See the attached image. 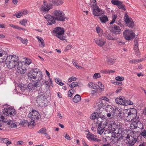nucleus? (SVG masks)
<instances>
[{
  "label": "nucleus",
  "instance_id": "f257e3e1",
  "mask_svg": "<svg viewBox=\"0 0 146 146\" xmlns=\"http://www.w3.org/2000/svg\"><path fill=\"white\" fill-rule=\"evenodd\" d=\"M137 110L134 108L127 110L124 113V117L129 121H138L140 120L139 116L137 115Z\"/></svg>",
  "mask_w": 146,
  "mask_h": 146
},
{
  "label": "nucleus",
  "instance_id": "f03ea898",
  "mask_svg": "<svg viewBox=\"0 0 146 146\" xmlns=\"http://www.w3.org/2000/svg\"><path fill=\"white\" fill-rule=\"evenodd\" d=\"M27 76L29 79L32 81L34 80L37 78V80L42 78L43 76L42 72L37 68H34L28 73Z\"/></svg>",
  "mask_w": 146,
  "mask_h": 146
},
{
  "label": "nucleus",
  "instance_id": "7ed1b4c3",
  "mask_svg": "<svg viewBox=\"0 0 146 146\" xmlns=\"http://www.w3.org/2000/svg\"><path fill=\"white\" fill-rule=\"evenodd\" d=\"M18 60L17 57L15 55H9L6 61L5 64L7 67L9 68L12 69L15 67Z\"/></svg>",
  "mask_w": 146,
  "mask_h": 146
},
{
  "label": "nucleus",
  "instance_id": "20e7f679",
  "mask_svg": "<svg viewBox=\"0 0 146 146\" xmlns=\"http://www.w3.org/2000/svg\"><path fill=\"white\" fill-rule=\"evenodd\" d=\"M53 15L55 17V19L59 21H64L66 18L65 14L60 10L54 11L53 12Z\"/></svg>",
  "mask_w": 146,
  "mask_h": 146
},
{
  "label": "nucleus",
  "instance_id": "39448f33",
  "mask_svg": "<svg viewBox=\"0 0 146 146\" xmlns=\"http://www.w3.org/2000/svg\"><path fill=\"white\" fill-rule=\"evenodd\" d=\"M108 122L106 119H104L103 121H100V122H97V123L98 124V127L97 129V133L100 135L102 134L104 129V128L107 125Z\"/></svg>",
  "mask_w": 146,
  "mask_h": 146
},
{
  "label": "nucleus",
  "instance_id": "423d86ee",
  "mask_svg": "<svg viewBox=\"0 0 146 146\" xmlns=\"http://www.w3.org/2000/svg\"><path fill=\"white\" fill-rule=\"evenodd\" d=\"M46 96L43 92L39 94V95L37 97L36 102L40 106L43 107L45 106Z\"/></svg>",
  "mask_w": 146,
  "mask_h": 146
},
{
  "label": "nucleus",
  "instance_id": "0eeeda50",
  "mask_svg": "<svg viewBox=\"0 0 146 146\" xmlns=\"http://www.w3.org/2000/svg\"><path fill=\"white\" fill-rule=\"evenodd\" d=\"M127 141V143L129 146H132L135 144L137 141V137L134 133L131 135H127V136L125 137Z\"/></svg>",
  "mask_w": 146,
  "mask_h": 146
},
{
  "label": "nucleus",
  "instance_id": "6e6552de",
  "mask_svg": "<svg viewBox=\"0 0 146 146\" xmlns=\"http://www.w3.org/2000/svg\"><path fill=\"white\" fill-rule=\"evenodd\" d=\"M123 35L125 39L127 40H129L133 38L135 35L131 30H126L123 32Z\"/></svg>",
  "mask_w": 146,
  "mask_h": 146
},
{
  "label": "nucleus",
  "instance_id": "1a4fd4ad",
  "mask_svg": "<svg viewBox=\"0 0 146 146\" xmlns=\"http://www.w3.org/2000/svg\"><path fill=\"white\" fill-rule=\"evenodd\" d=\"M114 131H116L115 132L116 133L117 132V140L122 139L123 137H124V133H127V131L124 130L122 127H119L117 129H115Z\"/></svg>",
  "mask_w": 146,
  "mask_h": 146
},
{
  "label": "nucleus",
  "instance_id": "9d476101",
  "mask_svg": "<svg viewBox=\"0 0 146 146\" xmlns=\"http://www.w3.org/2000/svg\"><path fill=\"white\" fill-rule=\"evenodd\" d=\"M3 113L7 116L11 115L15 113V110L12 107L4 108L3 111Z\"/></svg>",
  "mask_w": 146,
  "mask_h": 146
},
{
  "label": "nucleus",
  "instance_id": "9b49d317",
  "mask_svg": "<svg viewBox=\"0 0 146 146\" xmlns=\"http://www.w3.org/2000/svg\"><path fill=\"white\" fill-rule=\"evenodd\" d=\"M9 56L7 52L3 50H0V62H3L7 60Z\"/></svg>",
  "mask_w": 146,
  "mask_h": 146
},
{
  "label": "nucleus",
  "instance_id": "f8f14e48",
  "mask_svg": "<svg viewBox=\"0 0 146 146\" xmlns=\"http://www.w3.org/2000/svg\"><path fill=\"white\" fill-rule=\"evenodd\" d=\"M44 18L48 20L47 24L51 25L56 23V19H55V17L50 15L48 14L44 16Z\"/></svg>",
  "mask_w": 146,
  "mask_h": 146
},
{
  "label": "nucleus",
  "instance_id": "ddd939ff",
  "mask_svg": "<svg viewBox=\"0 0 146 146\" xmlns=\"http://www.w3.org/2000/svg\"><path fill=\"white\" fill-rule=\"evenodd\" d=\"M52 8V5L51 4L46 5H42L40 7V10L42 13H47Z\"/></svg>",
  "mask_w": 146,
  "mask_h": 146
},
{
  "label": "nucleus",
  "instance_id": "4468645a",
  "mask_svg": "<svg viewBox=\"0 0 146 146\" xmlns=\"http://www.w3.org/2000/svg\"><path fill=\"white\" fill-rule=\"evenodd\" d=\"M125 21L128 27L131 28H133V27L134 23L132 19L131 18H129V16L126 14L125 17Z\"/></svg>",
  "mask_w": 146,
  "mask_h": 146
},
{
  "label": "nucleus",
  "instance_id": "2eb2a0df",
  "mask_svg": "<svg viewBox=\"0 0 146 146\" xmlns=\"http://www.w3.org/2000/svg\"><path fill=\"white\" fill-rule=\"evenodd\" d=\"M64 29L61 27H56L54 29L53 32L56 35H60L61 34H64Z\"/></svg>",
  "mask_w": 146,
  "mask_h": 146
},
{
  "label": "nucleus",
  "instance_id": "dca6fc26",
  "mask_svg": "<svg viewBox=\"0 0 146 146\" xmlns=\"http://www.w3.org/2000/svg\"><path fill=\"white\" fill-rule=\"evenodd\" d=\"M32 112L33 113V117H31L33 120H37L41 117V115L37 111L33 109Z\"/></svg>",
  "mask_w": 146,
  "mask_h": 146
},
{
  "label": "nucleus",
  "instance_id": "f3484780",
  "mask_svg": "<svg viewBox=\"0 0 146 146\" xmlns=\"http://www.w3.org/2000/svg\"><path fill=\"white\" fill-rule=\"evenodd\" d=\"M87 138L89 140L99 142L101 141V140L96 138L97 136L89 132L86 136Z\"/></svg>",
  "mask_w": 146,
  "mask_h": 146
},
{
  "label": "nucleus",
  "instance_id": "a211bd4d",
  "mask_svg": "<svg viewBox=\"0 0 146 146\" xmlns=\"http://www.w3.org/2000/svg\"><path fill=\"white\" fill-rule=\"evenodd\" d=\"M107 111L112 114V116H114L115 115L116 113L118 112V110L115 108H113L112 106H109L107 108Z\"/></svg>",
  "mask_w": 146,
  "mask_h": 146
},
{
  "label": "nucleus",
  "instance_id": "6ab92c4d",
  "mask_svg": "<svg viewBox=\"0 0 146 146\" xmlns=\"http://www.w3.org/2000/svg\"><path fill=\"white\" fill-rule=\"evenodd\" d=\"M103 13V11L98 6L96 9H93V14L96 16H100Z\"/></svg>",
  "mask_w": 146,
  "mask_h": 146
},
{
  "label": "nucleus",
  "instance_id": "aec40b11",
  "mask_svg": "<svg viewBox=\"0 0 146 146\" xmlns=\"http://www.w3.org/2000/svg\"><path fill=\"white\" fill-rule=\"evenodd\" d=\"M94 41L95 43L100 47L103 46L106 43V41L102 38L94 39Z\"/></svg>",
  "mask_w": 146,
  "mask_h": 146
},
{
  "label": "nucleus",
  "instance_id": "412c9836",
  "mask_svg": "<svg viewBox=\"0 0 146 146\" xmlns=\"http://www.w3.org/2000/svg\"><path fill=\"white\" fill-rule=\"evenodd\" d=\"M22 64L21 63L19 62H17V71L18 73H20L21 74H24L26 72V69H23L21 67V66Z\"/></svg>",
  "mask_w": 146,
  "mask_h": 146
},
{
  "label": "nucleus",
  "instance_id": "4be33fe9",
  "mask_svg": "<svg viewBox=\"0 0 146 146\" xmlns=\"http://www.w3.org/2000/svg\"><path fill=\"white\" fill-rule=\"evenodd\" d=\"M115 102L117 104L125 106L126 100L124 98H122L121 97H119L115 99Z\"/></svg>",
  "mask_w": 146,
  "mask_h": 146
},
{
  "label": "nucleus",
  "instance_id": "5701e85b",
  "mask_svg": "<svg viewBox=\"0 0 146 146\" xmlns=\"http://www.w3.org/2000/svg\"><path fill=\"white\" fill-rule=\"evenodd\" d=\"M102 141L104 142L112 144L114 143V139H113L111 137L109 136H106V137H103Z\"/></svg>",
  "mask_w": 146,
  "mask_h": 146
},
{
  "label": "nucleus",
  "instance_id": "b1692460",
  "mask_svg": "<svg viewBox=\"0 0 146 146\" xmlns=\"http://www.w3.org/2000/svg\"><path fill=\"white\" fill-rule=\"evenodd\" d=\"M90 117L91 119L94 120L95 121H96L97 123L98 122H100V121H103L104 120V119H103L100 117H97L96 116L95 113H92Z\"/></svg>",
  "mask_w": 146,
  "mask_h": 146
},
{
  "label": "nucleus",
  "instance_id": "393cba45",
  "mask_svg": "<svg viewBox=\"0 0 146 146\" xmlns=\"http://www.w3.org/2000/svg\"><path fill=\"white\" fill-rule=\"evenodd\" d=\"M49 1L53 5L56 6L61 5L64 3L62 0H49Z\"/></svg>",
  "mask_w": 146,
  "mask_h": 146
},
{
  "label": "nucleus",
  "instance_id": "a878e982",
  "mask_svg": "<svg viewBox=\"0 0 146 146\" xmlns=\"http://www.w3.org/2000/svg\"><path fill=\"white\" fill-rule=\"evenodd\" d=\"M42 80V78L41 79H40V80H36L35 83L32 85V88H33L35 87H38L42 86V84L41 81V80Z\"/></svg>",
  "mask_w": 146,
  "mask_h": 146
},
{
  "label": "nucleus",
  "instance_id": "bb28decb",
  "mask_svg": "<svg viewBox=\"0 0 146 146\" xmlns=\"http://www.w3.org/2000/svg\"><path fill=\"white\" fill-rule=\"evenodd\" d=\"M99 108L100 109L102 107L105 106V102L101 100H99L96 104Z\"/></svg>",
  "mask_w": 146,
  "mask_h": 146
},
{
  "label": "nucleus",
  "instance_id": "cd10ccee",
  "mask_svg": "<svg viewBox=\"0 0 146 146\" xmlns=\"http://www.w3.org/2000/svg\"><path fill=\"white\" fill-rule=\"evenodd\" d=\"M112 30L113 33L115 34H119L121 31V29L119 27L116 25H114Z\"/></svg>",
  "mask_w": 146,
  "mask_h": 146
},
{
  "label": "nucleus",
  "instance_id": "c85d7f7f",
  "mask_svg": "<svg viewBox=\"0 0 146 146\" xmlns=\"http://www.w3.org/2000/svg\"><path fill=\"white\" fill-rule=\"evenodd\" d=\"M104 36L108 40H115L117 39L118 38L116 36L113 37L110 34L108 33L104 34Z\"/></svg>",
  "mask_w": 146,
  "mask_h": 146
},
{
  "label": "nucleus",
  "instance_id": "c756f323",
  "mask_svg": "<svg viewBox=\"0 0 146 146\" xmlns=\"http://www.w3.org/2000/svg\"><path fill=\"white\" fill-rule=\"evenodd\" d=\"M81 97L78 94L76 95L73 99V101L75 103H76L79 102L81 99Z\"/></svg>",
  "mask_w": 146,
  "mask_h": 146
},
{
  "label": "nucleus",
  "instance_id": "7c9ffc66",
  "mask_svg": "<svg viewBox=\"0 0 146 146\" xmlns=\"http://www.w3.org/2000/svg\"><path fill=\"white\" fill-rule=\"evenodd\" d=\"M137 121H133L130 125V128L131 129H133L136 128L137 127Z\"/></svg>",
  "mask_w": 146,
  "mask_h": 146
},
{
  "label": "nucleus",
  "instance_id": "2f4dec72",
  "mask_svg": "<svg viewBox=\"0 0 146 146\" xmlns=\"http://www.w3.org/2000/svg\"><path fill=\"white\" fill-rule=\"evenodd\" d=\"M99 19L101 22L102 23H105L108 21V19L107 17L104 15L102 17H100Z\"/></svg>",
  "mask_w": 146,
  "mask_h": 146
},
{
  "label": "nucleus",
  "instance_id": "473e14b6",
  "mask_svg": "<svg viewBox=\"0 0 146 146\" xmlns=\"http://www.w3.org/2000/svg\"><path fill=\"white\" fill-rule=\"evenodd\" d=\"M88 85L89 87L90 88H92L94 89L98 88V85L96 84H94L92 82L89 83Z\"/></svg>",
  "mask_w": 146,
  "mask_h": 146
},
{
  "label": "nucleus",
  "instance_id": "72a5a7b5",
  "mask_svg": "<svg viewBox=\"0 0 146 146\" xmlns=\"http://www.w3.org/2000/svg\"><path fill=\"white\" fill-rule=\"evenodd\" d=\"M115 115L117 116L120 119H121L123 118V117H124V114L121 113L120 111H118V112L117 113H116Z\"/></svg>",
  "mask_w": 146,
  "mask_h": 146
},
{
  "label": "nucleus",
  "instance_id": "f704fd0d",
  "mask_svg": "<svg viewBox=\"0 0 146 146\" xmlns=\"http://www.w3.org/2000/svg\"><path fill=\"white\" fill-rule=\"evenodd\" d=\"M72 62L76 68H82V66H80L78 65L77 62L75 60L73 59L72 61Z\"/></svg>",
  "mask_w": 146,
  "mask_h": 146
},
{
  "label": "nucleus",
  "instance_id": "c9c22d12",
  "mask_svg": "<svg viewBox=\"0 0 146 146\" xmlns=\"http://www.w3.org/2000/svg\"><path fill=\"white\" fill-rule=\"evenodd\" d=\"M64 34H61L60 35H55V36L60 40H63L65 39V37L63 36Z\"/></svg>",
  "mask_w": 146,
  "mask_h": 146
},
{
  "label": "nucleus",
  "instance_id": "e433bc0d",
  "mask_svg": "<svg viewBox=\"0 0 146 146\" xmlns=\"http://www.w3.org/2000/svg\"><path fill=\"white\" fill-rule=\"evenodd\" d=\"M17 38L23 44H26L27 43V39L23 40L19 36H17Z\"/></svg>",
  "mask_w": 146,
  "mask_h": 146
},
{
  "label": "nucleus",
  "instance_id": "4c0bfd02",
  "mask_svg": "<svg viewBox=\"0 0 146 146\" xmlns=\"http://www.w3.org/2000/svg\"><path fill=\"white\" fill-rule=\"evenodd\" d=\"M69 85L70 87L72 88H74L75 86H78L77 82H73L69 84Z\"/></svg>",
  "mask_w": 146,
  "mask_h": 146
},
{
  "label": "nucleus",
  "instance_id": "58836bf2",
  "mask_svg": "<svg viewBox=\"0 0 146 146\" xmlns=\"http://www.w3.org/2000/svg\"><path fill=\"white\" fill-rule=\"evenodd\" d=\"M119 9H121L123 10H125L126 9L125 8L124 5H122V2L121 1V3H119L117 6Z\"/></svg>",
  "mask_w": 146,
  "mask_h": 146
},
{
  "label": "nucleus",
  "instance_id": "ea45409f",
  "mask_svg": "<svg viewBox=\"0 0 146 146\" xmlns=\"http://www.w3.org/2000/svg\"><path fill=\"white\" fill-rule=\"evenodd\" d=\"M27 21V20L26 19H24L19 22V23L21 25L25 26L26 25V24Z\"/></svg>",
  "mask_w": 146,
  "mask_h": 146
},
{
  "label": "nucleus",
  "instance_id": "a19ab883",
  "mask_svg": "<svg viewBox=\"0 0 146 146\" xmlns=\"http://www.w3.org/2000/svg\"><path fill=\"white\" fill-rule=\"evenodd\" d=\"M46 131V129L45 128H41L39 130L37 131V133H39L43 134Z\"/></svg>",
  "mask_w": 146,
  "mask_h": 146
},
{
  "label": "nucleus",
  "instance_id": "79ce46f5",
  "mask_svg": "<svg viewBox=\"0 0 146 146\" xmlns=\"http://www.w3.org/2000/svg\"><path fill=\"white\" fill-rule=\"evenodd\" d=\"M111 3L113 4L116 5L117 6L119 5V3H121V1H115V0H111Z\"/></svg>",
  "mask_w": 146,
  "mask_h": 146
},
{
  "label": "nucleus",
  "instance_id": "37998d69",
  "mask_svg": "<svg viewBox=\"0 0 146 146\" xmlns=\"http://www.w3.org/2000/svg\"><path fill=\"white\" fill-rule=\"evenodd\" d=\"M21 13V12L20 11L17 13L14 14L13 15L16 16L17 18H20L22 16Z\"/></svg>",
  "mask_w": 146,
  "mask_h": 146
},
{
  "label": "nucleus",
  "instance_id": "c03bdc74",
  "mask_svg": "<svg viewBox=\"0 0 146 146\" xmlns=\"http://www.w3.org/2000/svg\"><path fill=\"white\" fill-rule=\"evenodd\" d=\"M134 49L135 50L136 52H138L139 51L137 44V41L135 43V46L134 47Z\"/></svg>",
  "mask_w": 146,
  "mask_h": 146
},
{
  "label": "nucleus",
  "instance_id": "a18cd8bd",
  "mask_svg": "<svg viewBox=\"0 0 146 146\" xmlns=\"http://www.w3.org/2000/svg\"><path fill=\"white\" fill-rule=\"evenodd\" d=\"M117 17V15H113L112 16V21L110 23V24H113L115 21V19Z\"/></svg>",
  "mask_w": 146,
  "mask_h": 146
},
{
  "label": "nucleus",
  "instance_id": "49530a36",
  "mask_svg": "<svg viewBox=\"0 0 146 146\" xmlns=\"http://www.w3.org/2000/svg\"><path fill=\"white\" fill-rule=\"evenodd\" d=\"M27 123L29 127H30L31 125H35V122L34 120H33L32 119L31 120Z\"/></svg>",
  "mask_w": 146,
  "mask_h": 146
},
{
  "label": "nucleus",
  "instance_id": "de8ad7c7",
  "mask_svg": "<svg viewBox=\"0 0 146 146\" xmlns=\"http://www.w3.org/2000/svg\"><path fill=\"white\" fill-rule=\"evenodd\" d=\"M100 77L101 76L100 73H95L93 76V78L94 79H97Z\"/></svg>",
  "mask_w": 146,
  "mask_h": 146
},
{
  "label": "nucleus",
  "instance_id": "09e8293b",
  "mask_svg": "<svg viewBox=\"0 0 146 146\" xmlns=\"http://www.w3.org/2000/svg\"><path fill=\"white\" fill-rule=\"evenodd\" d=\"M25 62L27 64L29 65L32 62V61L29 58H25Z\"/></svg>",
  "mask_w": 146,
  "mask_h": 146
},
{
  "label": "nucleus",
  "instance_id": "8fccbe9b",
  "mask_svg": "<svg viewBox=\"0 0 146 146\" xmlns=\"http://www.w3.org/2000/svg\"><path fill=\"white\" fill-rule=\"evenodd\" d=\"M124 79V78L122 76H117L115 78V80L117 81H123Z\"/></svg>",
  "mask_w": 146,
  "mask_h": 146
},
{
  "label": "nucleus",
  "instance_id": "3c124183",
  "mask_svg": "<svg viewBox=\"0 0 146 146\" xmlns=\"http://www.w3.org/2000/svg\"><path fill=\"white\" fill-rule=\"evenodd\" d=\"M137 127L140 129H143V125L142 123H141L139 121L137 122Z\"/></svg>",
  "mask_w": 146,
  "mask_h": 146
},
{
  "label": "nucleus",
  "instance_id": "603ef678",
  "mask_svg": "<svg viewBox=\"0 0 146 146\" xmlns=\"http://www.w3.org/2000/svg\"><path fill=\"white\" fill-rule=\"evenodd\" d=\"M77 79V78L74 77L72 76L68 80V82H71L72 81H75Z\"/></svg>",
  "mask_w": 146,
  "mask_h": 146
},
{
  "label": "nucleus",
  "instance_id": "864d4df0",
  "mask_svg": "<svg viewBox=\"0 0 146 146\" xmlns=\"http://www.w3.org/2000/svg\"><path fill=\"white\" fill-rule=\"evenodd\" d=\"M100 100H101L104 101H106L108 102L109 101V99L106 96H102L101 97V98Z\"/></svg>",
  "mask_w": 146,
  "mask_h": 146
},
{
  "label": "nucleus",
  "instance_id": "5fc2aeb1",
  "mask_svg": "<svg viewBox=\"0 0 146 146\" xmlns=\"http://www.w3.org/2000/svg\"><path fill=\"white\" fill-rule=\"evenodd\" d=\"M140 134L146 138V130H144L140 133Z\"/></svg>",
  "mask_w": 146,
  "mask_h": 146
},
{
  "label": "nucleus",
  "instance_id": "6e6d98bb",
  "mask_svg": "<svg viewBox=\"0 0 146 146\" xmlns=\"http://www.w3.org/2000/svg\"><path fill=\"white\" fill-rule=\"evenodd\" d=\"M28 123V121L27 120H24L20 122L21 124L23 125L24 126H25Z\"/></svg>",
  "mask_w": 146,
  "mask_h": 146
},
{
  "label": "nucleus",
  "instance_id": "4d7b16f0",
  "mask_svg": "<svg viewBox=\"0 0 146 146\" xmlns=\"http://www.w3.org/2000/svg\"><path fill=\"white\" fill-rule=\"evenodd\" d=\"M139 60H131L129 61V62L132 63H137L139 62Z\"/></svg>",
  "mask_w": 146,
  "mask_h": 146
},
{
  "label": "nucleus",
  "instance_id": "13d9d810",
  "mask_svg": "<svg viewBox=\"0 0 146 146\" xmlns=\"http://www.w3.org/2000/svg\"><path fill=\"white\" fill-rule=\"evenodd\" d=\"M126 103L125 106H127L128 105H133V102L131 100H126Z\"/></svg>",
  "mask_w": 146,
  "mask_h": 146
},
{
  "label": "nucleus",
  "instance_id": "bf43d9fd",
  "mask_svg": "<svg viewBox=\"0 0 146 146\" xmlns=\"http://www.w3.org/2000/svg\"><path fill=\"white\" fill-rule=\"evenodd\" d=\"M98 87H101L100 88V89L102 90V89H104V86L103 85L102 83L100 82H98Z\"/></svg>",
  "mask_w": 146,
  "mask_h": 146
},
{
  "label": "nucleus",
  "instance_id": "052dcab7",
  "mask_svg": "<svg viewBox=\"0 0 146 146\" xmlns=\"http://www.w3.org/2000/svg\"><path fill=\"white\" fill-rule=\"evenodd\" d=\"M20 11L21 12L22 15H25L27 14L28 13V11L27 10H23Z\"/></svg>",
  "mask_w": 146,
  "mask_h": 146
},
{
  "label": "nucleus",
  "instance_id": "680f3d73",
  "mask_svg": "<svg viewBox=\"0 0 146 146\" xmlns=\"http://www.w3.org/2000/svg\"><path fill=\"white\" fill-rule=\"evenodd\" d=\"M42 85L43 84H45L47 86H49V82H48L46 80H45L44 81H42Z\"/></svg>",
  "mask_w": 146,
  "mask_h": 146
},
{
  "label": "nucleus",
  "instance_id": "e2e57ef3",
  "mask_svg": "<svg viewBox=\"0 0 146 146\" xmlns=\"http://www.w3.org/2000/svg\"><path fill=\"white\" fill-rule=\"evenodd\" d=\"M107 61L108 64H112L113 63V59L111 58L108 59Z\"/></svg>",
  "mask_w": 146,
  "mask_h": 146
},
{
  "label": "nucleus",
  "instance_id": "0e129e2a",
  "mask_svg": "<svg viewBox=\"0 0 146 146\" xmlns=\"http://www.w3.org/2000/svg\"><path fill=\"white\" fill-rule=\"evenodd\" d=\"M71 90L73 92L74 90L72 89H71V90H70L68 92V96H69L70 97L72 96V95L73 94L70 91Z\"/></svg>",
  "mask_w": 146,
  "mask_h": 146
},
{
  "label": "nucleus",
  "instance_id": "69168bd1",
  "mask_svg": "<svg viewBox=\"0 0 146 146\" xmlns=\"http://www.w3.org/2000/svg\"><path fill=\"white\" fill-rule=\"evenodd\" d=\"M96 31L97 33H100L101 29L99 27H96Z\"/></svg>",
  "mask_w": 146,
  "mask_h": 146
},
{
  "label": "nucleus",
  "instance_id": "338daca9",
  "mask_svg": "<svg viewBox=\"0 0 146 146\" xmlns=\"http://www.w3.org/2000/svg\"><path fill=\"white\" fill-rule=\"evenodd\" d=\"M8 140H9V139L5 138L3 139L2 140V141L4 143L6 144L8 142Z\"/></svg>",
  "mask_w": 146,
  "mask_h": 146
},
{
  "label": "nucleus",
  "instance_id": "774afa93",
  "mask_svg": "<svg viewBox=\"0 0 146 146\" xmlns=\"http://www.w3.org/2000/svg\"><path fill=\"white\" fill-rule=\"evenodd\" d=\"M5 117L4 116L2 115L0 113V121H3Z\"/></svg>",
  "mask_w": 146,
  "mask_h": 146
}]
</instances>
